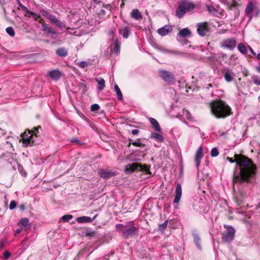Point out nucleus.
I'll return each mask as SVG.
<instances>
[{"instance_id":"nucleus-8","label":"nucleus","mask_w":260,"mask_h":260,"mask_svg":"<svg viewBox=\"0 0 260 260\" xmlns=\"http://www.w3.org/2000/svg\"><path fill=\"white\" fill-rule=\"evenodd\" d=\"M159 75L162 80L170 84H174L176 82L174 75L170 72L160 70L159 71Z\"/></svg>"},{"instance_id":"nucleus-2","label":"nucleus","mask_w":260,"mask_h":260,"mask_svg":"<svg viewBox=\"0 0 260 260\" xmlns=\"http://www.w3.org/2000/svg\"><path fill=\"white\" fill-rule=\"evenodd\" d=\"M212 114L218 118H224L232 114V109L226 102L221 100H217L210 104Z\"/></svg>"},{"instance_id":"nucleus-49","label":"nucleus","mask_w":260,"mask_h":260,"mask_svg":"<svg viewBox=\"0 0 260 260\" xmlns=\"http://www.w3.org/2000/svg\"><path fill=\"white\" fill-rule=\"evenodd\" d=\"M17 204L15 201H12L10 202L9 208L10 210L14 209L16 207Z\"/></svg>"},{"instance_id":"nucleus-60","label":"nucleus","mask_w":260,"mask_h":260,"mask_svg":"<svg viewBox=\"0 0 260 260\" xmlns=\"http://www.w3.org/2000/svg\"><path fill=\"white\" fill-rule=\"evenodd\" d=\"M139 131H132V134L133 135H136L138 134Z\"/></svg>"},{"instance_id":"nucleus-36","label":"nucleus","mask_w":260,"mask_h":260,"mask_svg":"<svg viewBox=\"0 0 260 260\" xmlns=\"http://www.w3.org/2000/svg\"><path fill=\"white\" fill-rule=\"evenodd\" d=\"M238 6V3L236 0H233L232 3L230 2V5L227 6L228 7V9L230 10H232L234 8L237 7Z\"/></svg>"},{"instance_id":"nucleus-40","label":"nucleus","mask_w":260,"mask_h":260,"mask_svg":"<svg viewBox=\"0 0 260 260\" xmlns=\"http://www.w3.org/2000/svg\"><path fill=\"white\" fill-rule=\"evenodd\" d=\"M207 10L210 13H212L213 14H215L217 12V9L214 8L213 6L211 5H207Z\"/></svg>"},{"instance_id":"nucleus-46","label":"nucleus","mask_w":260,"mask_h":260,"mask_svg":"<svg viewBox=\"0 0 260 260\" xmlns=\"http://www.w3.org/2000/svg\"><path fill=\"white\" fill-rule=\"evenodd\" d=\"M96 234V232L93 231L87 230L85 233V236L87 237H94Z\"/></svg>"},{"instance_id":"nucleus-25","label":"nucleus","mask_w":260,"mask_h":260,"mask_svg":"<svg viewBox=\"0 0 260 260\" xmlns=\"http://www.w3.org/2000/svg\"><path fill=\"white\" fill-rule=\"evenodd\" d=\"M95 81L98 83L99 86L98 89L100 91H102L105 87V81L102 78H95Z\"/></svg>"},{"instance_id":"nucleus-23","label":"nucleus","mask_w":260,"mask_h":260,"mask_svg":"<svg viewBox=\"0 0 260 260\" xmlns=\"http://www.w3.org/2000/svg\"><path fill=\"white\" fill-rule=\"evenodd\" d=\"M68 54V50L64 47H60L56 50V54L59 57H64Z\"/></svg>"},{"instance_id":"nucleus-27","label":"nucleus","mask_w":260,"mask_h":260,"mask_svg":"<svg viewBox=\"0 0 260 260\" xmlns=\"http://www.w3.org/2000/svg\"><path fill=\"white\" fill-rule=\"evenodd\" d=\"M149 121L154 130H161L159 124L155 119L151 117L149 118Z\"/></svg>"},{"instance_id":"nucleus-33","label":"nucleus","mask_w":260,"mask_h":260,"mask_svg":"<svg viewBox=\"0 0 260 260\" xmlns=\"http://www.w3.org/2000/svg\"><path fill=\"white\" fill-rule=\"evenodd\" d=\"M40 12L43 16L46 17L49 20H50L51 18V17L53 16L52 15L50 14L48 11H47L46 10H45L44 9H41L40 10Z\"/></svg>"},{"instance_id":"nucleus-29","label":"nucleus","mask_w":260,"mask_h":260,"mask_svg":"<svg viewBox=\"0 0 260 260\" xmlns=\"http://www.w3.org/2000/svg\"><path fill=\"white\" fill-rule=\"evenodd\" d=\"M19 223L21 225L24 226L26 228H29L30 224H29V220L27 218H23L21 219Z\"/></svg>"},{"instance_id":"nucleus-48","label":"nucleus","mask_w":260,"mask_h":260,"mask_svg":"<svg viewBox=\"0 0 260 260\" xmlns=\"http://www.w3.org/2000/svg\"><path fill=\"white\" fill-rule=\"evenodd\" d=\"M100 109V106L97 104H94L91 106V111H97Z\"/></svg>"},{"instance_id":"nucleus-24","label":"nucleus","mask_w":260,"mask_h":260,"mask_svg":"<svg viewBox=\"0 0 260 260\" xmlns=\"http://www.w3.org/2000/svg\"><path fill=\"white\" fill-rule=\"evenodd\" d=\"M51 22L54 24L56 26L59 28H62L65 26V24H63L61 21L58 20L54 15L49 20Z\"/></svg>"},{"instance_id":"nucleus-1","label":"nucleus","mask_w":260,"mask_h":260,"mask_svg":"<svg viewBox=\"0 0 260 260\" xmlns=\"http://www.w3.org/2000/svg\"><path fill=\"white\" fill-rule=\"evenodd\" d=\"M236 162L240 167L238 175L234 179V183H243L248 182L256 173V167L248 157L236 154Z\"/></svg>"},{"instance_id":"nucleus-51","label":"nucleus","mask_w":260,"mask_h":260,"mask_svg":"<svg viewBox=\"0 0 260 260\" xmlns=\"http://www.w3.org/2000/svg\"><path fill=\"white\" fill-rule=\"evenodd\" d=\"M4 257L5 259H8L11 256V253L8 251H6L3 253Z\"/></svg>"},{"instance_id":"nucleus-61","label":"nucleus","mask_w":260,"mask_h":260,"mask_svg":"<svg viewBox=\"0 0 260 260\" xmlns=\"http://www.w3.org/2000/svg\"><path fill=\"white\" fill-rule=\"evenodd\" d=\"M235 157L236 158L235 156ZM228 159H229V161L232 163H233L234 162L236 161V159L235 160H233V158L229 157H228Z\"/></svg>"},{"instance_id":"nucleus-37","label":"nucleus","mask_w":260,"mask_h":260,"mask_svg":"<svg viewBox=\"0 0 260 260\" xmlns=\"http://www.w3.org/2000/svg\"><path fill=\"white\" fill-rule=\"evenodd\" d=\"M6 31L11 37H14L15 35L14 30L11 26L8 27L6 28Z\"/></svg>"},{"instance_id":"nucleus-47","label":"nucleus","mask_w":260,"mask_h":260,"mask_svg":"<svg viewBox=\"0 0 260 260\" xmlns=\"http://www.w3.org/2000/svg\"><path fill=\"white\" fill-rule=\"evenodd\" d=\"M49 34L52 39H55L57 37V31L55 29L52 28Z\"/></svg>"},{"instance_id":"nucleus-56","label":"nucleus","mask_w":260,"mask_h":260,"mask_svg":"<svg viewBox=\"0 0 260 260\" xmlns=\"http://www.w3.org/2000/svg\"><path fill=\"white\" fill-rule=\"evenodd\" d=\"M38 21L40 23L42 24V25H43V24H45L44 22V20L43 19H42L41 17L40 18H39L38 19Z\"/></svg>"},{"instance_id":"nucleus-15","label":"nucleus","mask_w":260,"mask_h":260,"mask_svg":"<svg viewBox=\"0 0 260 260\" xmlns=\"http://www.w3.org/2000/svg\"><path fill=\"white\" fill-rule=\"evenodd\" d=\"M175 194L176 196L174 200V203L177 204L179 202L182 196V187L181 184L179 183L176 185Z\"/></svg>"},{"instance_id":"nucleus-9","label":"nucleus","mask_w":260,"mask_h":260,"mask_svg":"<svg viewBox=\"0 0 260 260\" xmlns=\"http://www.w3.org/2000/svg\"><path fill=\"white\" fill-rule=\"evenodd\" d=\"M224 228L228 229V230L224 231L222 234V238L225 242H231L234 239L235 230L233 227L230 226L224 225Z\"/></svg>"},{"instance_id":"nucleus-31","label":"nucleus","mask_w":260,"mask_h":260,"mask_svg":"<svg viewBox=\"0 0 260 260\" xmlns=\"http://www.w3.org/2000/svg\"><path fill=\"white\" fill-rule=\"evenodd\" d=\"M52 28L47 24H43L42 25V30L47 34H49Z\"/></svg>"},{"instance_id":"nucleus-6","label":"nucleus","mask_w":260,"mask_h":260,"mask_svg":"<svg viewBox=\"0 0 260 260\" xmlns=\"http://www.w3.org/2000/svg\"><path fill=\"white\" fill-rule=\"evenodd\" d=\"M150 167L147 165H141L137 163L127 164L125 166L124 171L125 174H129L133 173L136 170L141 171L147 174H150Z\"/></svg>"},{"instance_id":"nucleus-55","label":"nucleus","mask_w":260,"mask_h":260,"mask_svg":"<svg viewBox=\"0 0 260 260\" xmlns=\"http://www.w3.org/2000/svg\"><path fill=\"white\" fill-rule=\"evenodd\" d=\"M248 49L249 50V51H250L251 53L252 54V55H255L256 54L255 52H254V51H253V50L252 49V48L250 47V46H248Z\"/></svg>"},{"instance_id":"nucleus-4","label":"nucleus","mask_w":260,"mask_h":260,"mask_svg":"<svg viewBox=\"0 0 260 260\" xmlns=\"http://www.w3.org/2000/svg\"><path fill=\"white\" fill-rule=\"evenodd\" d=\"M195 7L196 5L194 3L187 0H181L176 10V16L178 18L181 19L186 13L193 10Z\"/></svg>"},{"instance_id":"nucleus-3","label":"nucleus","mask_w":260,"mask_h":260,"mask_svg":"<svg viewBox=\"0 0 260 260\" xmlns=\"http://www.w3.org/2000/svg\"><path fill=\"white\" fill-rule=\"evenodd\" d=\"M115 228L117 232L121 233L122 236L125 239H129L137 234L139 231L133 221L126 222L125 224H116Z\"/></svg>"},{"instance_id":"nucleus-43","label":"nucleus","mask_w":260,"mask_h":260,"mask_svg":"<svg viewBox=\"0 0 260 260\" xmlns=\"http://www.w3.org/2000/svg\"><path fill=\"white\" fill-rule=\"evenodd\" d=\"M77 64L79 67H80L81 68H84L89 66V63L86 61H82L79 62L77 63Z\"/></svg>"},{"instance_id":"nucleus-30","label":"nucleus","mask_w":260,"mask_h":260,"mask_svg":"<svg viewBox=\"0 0 260 260\" xmlns=\"http://www.w3.org/2000/svg\"><path fill=\"white\" fill-rule=\"evenodd\" d=\"M238 50L242 54H246L247 53V50L245 45L242 43H240L238 46Z\"/></svg>"},{"instance_id":"nucleus-59","label":"nucleus","mask_w":260,"mask_h":260,"mask_svg":"<svg viewBox=\"0 0 260 260\" xmlns=\"http://www.w3.org/2000/svg\"><path fill=\"white\" fill-rule=\"evenodd\" d=\"M100 14H102V15H105V14H106V11H105V10H104V9H102V10H101V11H100Z\"/></svg>"},{"instance_id":"nucleus-5","label":"nucleus","mask_w":260,"mask_h":260,"mask_svg":"<svg viewBox=\"0 0 260 260\" xmlns=\"http://www.w3.org/2000/svg\"><path fill=\"white\" fill-rule=\"evenodd\" d=\"M38 133L39 131H24L20 135L21 139L20 142H22L24 147L35 145L38 143L36 142V139L38 137Z\"/></svg>"},{"instance_id":"nucleus-12","label":"nucleus","mask_w":260,"mask_h":260,"mask_svg":"<svg viewBox=\"0 0 260 260\" xmlns=\"http://www.w3.org/2000/svg\"><path fill=\"white\" fill-rule=\"evenodd\" d=\"M203 157V149L201 146L199 147L196 153L194 163L197 169L199 168L201 160Z\"/></svg>"},{"instance_id":"nucleus-54","label":"nucleus","mask_w":260,"mask_h":260,"mask_svg":"<svg viewBox=\"0 0 260 260\" xmlns=\"http://www.w3.org/2000/svg\"><path fill=\"white\" fill-rule=\"evenodd\" d=\"M6 240L0 241V249L3 248L6 244Z\"/></svg>"},{"instance_id":"nucleus-38","label":"nucleus","mask_w":260,"mask_h":260,"mask_svg":"<svg viewBox=\"0 0 260 260\" xmlns=\"http://www.w3.org/2000/svg\"><path fill=\"white\" fill-rule=\"evenodd\" d=\"M135 154L134 153H132L126 157V159L131 161H137L139 159L135 158L134 156Z\"/></svg>"},{"instance_id":"nucleus-44","label":"nucleus","mask_w":260,"mask_h":260,"mask_svg":"<svg viewBox=\"0 0 260 260\" xmlns=\"http://www.w3.org/2000/svg\"><path fill=\"white\" fill-rule=\"evenodd\" d=\"M180 40L179 39V37H177V40L178 41L180 42L182 45H186L188 43V40H187L186 38L181 37Z\"/></svg>"},{"instance_id":"nucleus-19","label":"nucleus","mask_w":260,"mask_h":260,"mask_svg":"<svg viewBox=\"0 0 260 260\" xmlns=\"http://www.w3.org/2000/svg\"><path fill=\"white\" fill-rule=\"evenodd\" d=\"M97 216L95 215L93 218L88 216H81L77 218V221L79 223H89L92 222Z\"/></svg>"},{"instance_id":"nucleus-42","label":"nucleus","mask_w":260,"mask_h":260,"mask_svg":"<svg viewBox=\"0 0 260 260\" xmlns=\"http://www.w3.org/2000/svg\"><path fill=\"white\" fill-rule=\"evenodd\" d=\"M73 216L72 215L68 214L64 215L62 217V219L64 222H68L69 220L73 218Z\"/></svg>"},{"instance_id":"nucleus-63","label":"nucleus","mask_w":260,"mask_h":260,"mask_svg":"<svg viewBox=\"0 0 260 260\" xmlns=\"http://www.w3.org/2000/svg\"><path fill=\"white\" fill-rule=\"evenodd\" d=\"M93 1L96 4H100L101 2V0H93Z\"/></svg>"},{"instance_id":"nucleus-32","label":"nucleus","mask_w":260,"mask_h":260,"mask_svg":"<svg viewBox=\"0 0 260 260\" xmlns=\"http://www.w3.org/2000/svg\"><path fill=\"white\" fill-rule=\"evenodd\" d=\"M120 42L118 39H116L114 44V51L115 53H118L120 51Z\"/></svg>"},{"instance_id":"nucleus-10","label":"nucleus","mask_w":260,"mask_h":260,"mask_svg":"<svg viewBox=\"0 0 260 260\" xmlns=\"http://www.w3.org/2000/svg\"><path fill=\"white\" fill-rule=\"evenodd\" d=\"M236 40L234 38H229L223 41L220 44L221 47L233 50L236 47Z\"/></svg>"},{"instance_id":"nucleus-11","label":"nucleus","mask_w":260,"mask_h":260,"mask_svg":"<svg viewBox=\"0 0 260 260\" xmlns=\"http://www.w3.org/2000/svg\"><path fill=\"white\" fill-rule=\"evenodd\" d=\"M197 26L198 34L201 37L205 36L208 30L207 22L198 23Z\"/></svg>"},{"instance_id":"nucleus-7","label":"nucleus","mask_w":260,"mask_h":260,"mask_svg":"<svg viewBox=\"0 0 260 260\" xmlns=\"http://www.w3.org/2000/svg\"><path fill=\"white\" fill-rule=\"evenodd\" d=\"M260 13V10L257 7V3L255 2L249 1L247 4L245 14L248 17L249 21H250L253 16L257 17Z\"/></svg>"},{"instance_id":"nucleus-22","label":"nucleus","mask_w":260,"mask_h":260,"mask_svg":"<svg viewBox=\"0 0 260 260\" xmlns=\"http://www.w3.org/2000/svg\"><path fill=\"white\" fill-rule=\"evenodd\" d=\"M192 236L193 237V241L194 244H196L197 248L201 250V245L200 243L201 239L199 237V234L196 232H193L192 233Z\"/></svg>"},{"instance_id":"nucleus-57","label":"nucleus","mask_w":260,"mask_h":260,"mask_svg":"<svg viewBox=\"0 0 260 260\" xmlns=\"http://www.w3.org/2000/svg\"><path fill=\"white\" fill-rule=\"evenodd\" d=\"M237 58L236 57V56L234 54L232 55L230 57V59L231 60H235L236 59H237Z\"/></svg>"},{"instance_id":"nucleus-64","label":"nucleus","mask_w":260,"mask_h":260,"mask_svg":"<svg viewBox=\"0 0 260 260\" xmlns=\"http://www.w3.org/2000/svg\"><path fill=\"white\" fill-rule=\"evenodd\" d=\"M256 70L258 73H260V65L256 67Z\"/></svg>"},{"instance_id":"nucleus-13","label":"nucleus","mask_w":260,"mask_h":260,"mask_svg":"<svg viewBox=\"0 0 260 260\" xmlns=\"http://www.w3.org/2000/svg\"><path fill=\"white\" fill-rule=\"evenodd\" d=\"M100 176L104 179H109L116 175V172L112 171H107L105 169H101L99 171Z\"/></svg>"},{"instance_id":"nucleus-17","label":"nucleus","mask_w":260,"mask_h":260,"mask_svg":"<svg viewBox=\"0 0 260 260\" xmlns=\"http://www.w3.org/2000/svg\"><path fill=\"white\" fill-rule=\"evenodd\" d=\"M235 74L231 70L227 69L224 73V78L228 82H230L234 80Z\"/></svg>"},{"instance_id":"nucleus-28","label":"nucleus","mask_w":260,"mask_h":260,"mask_svg":"<svg viewBox=\"0 0 260 260\" xmlns=\"http://www.w3.org/2000/svg\"><path fill=\"white\" fill-rule=\"evenodd\" d=\"M114 89L118 96V99L120 101H122L123 100V95L117 84L114 85Z\"/></svg>"},{"instance_id":"nucleus-41","label":"nucleus","mask_w":260,"mask_h":260,"mask_svg":"<svg viewBox=\"0 0 260 260\" xmlns=\"http://www.w3.org/2000/svg\"><path fill=\"white\" fill-rule=\"evenodd\" d=\"M219 154L218 149L216 147H214L211 149V155L212 157H216Z\"/></svg>"},{"instance_id":"nucleus-39","label":"nucleus","mask_w":260,"mask_h":260,"mask_svg":"<svg viewBox=\"0 0 260 260\" xmlns=\"http://www.w3.org/2000/svg\"><path fill=\"white\" fill-rule=\"evenodd\" d=\"M253 83L257 85H260V77L257 75H254L252 77Z\"/></svg>"},{"instance_id":"nucleus-14","label":"nucleus","mask_w":260,"mask_h":260,"mask_svg":"<svg viewBox=\"0 0 260 260\" xmlns=\"http://www.w3.org/2000/svg\"><path fill=\"white\" fill-rule=\"evenodd\" d=\"M157 31L161 36H165L172 31V28L170 25H165L158 29Z\"/></svg>"},{"instance_id":"nucleus-20","label":"nucleus","mask_w":260,"mask_h":260,"mask_svg":"<svg viewBox=\"0 0 260 260\" xmlns=\"http://www.w3.org/2000/svg\"><path fill=\"white\" fill-rule=\"evenodd\" d=\"M118 32L125 39L127 38L130 35V29L127 26L121 27L119 29Z\"/></svg>"},{"instance_id":"nucleus-18","label":"nucleus","mask_w":260,"mask_h":260,"mask_svg":"<svg viewBox=\"0 0 260 260\" xmlns=\"http://www.w3.org/2000/svg\"><path fill=\"white\" fill-rule=\"evenodd\" d=\"M191 32L188 28H185L181 29L179 30L177 37H179V39L180 40L181 37L187 38L191 36Z\"/></svg>"},{"instance_id":"nucleus-26","label":"nucleus","mask_w":260,"mask_h":260,"mask_svg":"<svg viewBox=\"0 0 260 260\" xmlns=\"http://www.w3.org/2000/svg\"><path fill=\"white\" fill-rule=\"evenodd\" d=\"M151 138L154 139L158 142L161 143L164 141V139L162 136L156 133H152Z\"/></svg>"},{"instance_id":"nucleus-50","label":"nucleus","mask_w":260,"mask_h":260,"mask_svg":"<svg viewBox=\"0 0 260 260\" xmlns=\"http://www.w3.org/2000/svg\"><path fill=\"white\" fill-rule=\"evenodd\" d=\"M183 115H184L185 116V117L187 119H190V114L189 113V112H188V111L187 110H183Z\"/></svg>"},{"instance_id":"nucleus-52","label":"nucleus","mask_w":260,"mask_h":260,"mask_svg":"<svg viewBox=\"0 0 260 260\" xmlns=\"http://www.w3.org/2000/svg\"><path fill=\"white\" fill-rule=\"evenodd\" d=\"M71 141L72 143H76L79 145H81L82 143L80 142V141L77 138H73L71 139Z\"/></svg>"},{"instance_id":"nucleus-34","label":"nucleus","mask_w":260,"mask_h":260,"mask_svg":"<svg viewBox=\"0 0 260 260\" xmlns=\"http://www.w3.org/2000/svg\"><path fill=\"white\" fill-rule=\"evenodd\" d=\"M129 142L128 143V144L127 145V146H131V144L137 147H141L142 145V144L138 140L137 141H133L132 139L129 140Z\"/></svg>"},{"instance_id":"nucleus-16","label":"nucleus","mask_w":260,"mask_h":260,"mask_svg":"<svg viewBox=\"0 0 260 260\" xmlns=\"http://www.w3.org/2000/svg\"><path fill=\"white\" fill-rule=\"evenodd\" d=\"M48 75L53 80L57 81L59 80L61 77V72L58 70H53L48 72Z\"/></svg>"},{"instance_id":"nucleus-21","label":"nucleus","mask_w":260,"mask_h":260,"mask_svg":"<svg viewBox=\"0 0 260 260\" xmlns=\"http://www.w3.org/2000/svg\"><path fill=\"white\" fill-rule=\"evenodd\" d=\"M131 16L132 18L136 19L139 20L142 18V15L139 10L134 9L131 12Z\"/></svg>"},{"instance_id":"nucleus-53","label":"nucleus","mask_w":260,"mask_h":260,"mask_svg":"<svg viewBox=\"0 0 260 260\" xmlns=\"http://www.w3.org/2000/svg\"><path fill=\"white\" fill-rule=\"evenodd\" d=\"M220 3L222 4L226 5L229 6L230 5V2H228V0H219Z\"/></svg>"},{"instance_id":"nucleus-62","label":"nucleus","mask_w":260,"mask_h":260,"mask_svg":"<svg viewBox=\"0 0 260 260\" xmlns=\"http://www.w3.org/2000/svg\"><path fill=\"white\" fill-rule=\"evenodd\" d=\"M219 136H224V135H225L226 134H225L224 132H219Z\"/></svg>"},{"instance_id":"nucleus-45","label":"nucleus","mask_w":260,"mask_h":260,"mask_svg":"<svg viewBox=\"0 0 260 260\" xmlns=\"http://www.w3.org/2000/svg\"><path fill=\"white\" fill-rule=\"evenodd\" d=\"M27 13L29 14V17H30V15L33 16L34 17V19L36 21H37L38 19L40 18L41 17L40 15H38L36 14L35 13L30 11L29 10H27Z\"/></svg>"},{"instance_id":"nucleus-35","label":"nucleus","mask_w":260,"mask_h":260,"mask_svg":"<svg viewBox=\"0 0 260 260\" xmlns=\"http://www.w3.org/2000/svg\"><path fill=\"white\" fill-rule=\"evenodd\" d=\"M168 223V220H166L164 223L160 224L158 226L159 230L164 232L167 229Z\"/></svg>"},{"instance_id":"nucleus-58","label":"nucleus","mask_w":260,"mask_h":260,"mask_svg":"<svg viewBox=\"0 0 260 260\" xmlns=\"http://www.w3.org/2000/svg\"><path fill=\"white\" fill-rule=\"evenodd\" d=\"M20 209L21 210L23 211L25 209V206L24 204H21L20 206Z\"/></svg>"}]
</instances>
